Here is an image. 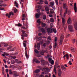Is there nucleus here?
Instances as JSON below:
<instances>
[{
	"instance_id": "1",
	"label": "nucleus",
	"mask_w": 77,
	"mask_h": 77,
	"mask_svg": "<svg viewBox=\"0 0 77 77\" xmlns=\"http://www.w3.org/2000/svg\"><path fill=\"white\" fill-rule=\"evenodd\" d=\"M48 33H51L54 32L55 33H56L57 31L54 29H52L51 28H49L47 29Z\"/></svg>"
},
{
	"instance_id": "2",
	"label": "nucleus",
	"mask_w": 77,
	"mask_h": 77,
	"mask_svg": "<svg viewBox=\"0 0 77 77\" xmlns=\"http://www.w3.org/2000/svg\"><path fill=\"white\" fill-rule=\"evenodd\" d=\"M63 36L64 35L63 34H62L61 35V36L60 37V45H62V42L63 39Z\"/></svg>"
},
{
	"instance_id": "3",
	"label": "nucleus",
	"mask_w": 77,
	"mask_h": 77,
	"mask_svg": "<svg viewBox=\"0 0 77 77\" xmlns=\"http://www.w3.org/2000/svg\"><path fill=\"white\" fill-rule=\"evenodd\" d=\"M68 29L71 32H72L73 31V26L71 25H70L68 26Z\"/></svg>"
},
{
	"instance_id": "4",
	"label": "nucleus",
	"mask_w": 77,
	"mask_h": 77,
	"mask_svg": "<svg viewBox=\"0 0 77 77\" xmlns=\"http://www.w3.org/2000/svg\"><path fill=\"white\" fill-rule=\"evenodd\" d=\"M13 74L14 75V77H17L18 76H19V75L17 74V72L16 71H13Z\"/></svg>"
},
{
	"instance_id": "5",
	"label": "nucleus",
	"mask_w": 77,
	"mask_h": 77,
	"mask_svg": "<svg viewBox=\"0 0 77 77\" xmlns=\"http://www.w3.org/2000/svg\"><path fill=\"white\" fill-rule=\"evenodd\" d=\"M11 15H14V13L11 12H10L9 14H6V16H8L9 18L10 17H11Z\"/></svg>"
},
{
	"instance_id": "6",
	"label": "nucleus",
	"mask_w": 77,
	"mask_h": 77,
	"mask_svg": "<svg viewBox=\"0 0 77 77\" xmlns=\"http://www.w3.org/2000/svg\"><path fill=\"white\" fill-rule=\"evenodd\" d=\"M44 53H47V50L45 51L44 50H43L40 52V54L41 55L43 56V55H44Z\"/></svg>"
},
{
	"instance_id": "7",
	"label": "nucleus",
	"mask_w": 77,
	"mask_h": 77,
	"mask_svg": "<svg viewBox=\"0 0 77 77\" xmlns=\"http://www.w3.org/2000/svg\"><path fill=\"white\" fill-rule=\"evenodd\" d=\"M41 15V14L40 13L36 14H35V17L36 18H39Z\"/></svg>"
},
{
	"instance_id": "8",
	"label": "nucleus",
	"mask_w": 77,
	"mask_h": 77,
	"mask_svg": "<svg viewBox=\"0 0 77 77\" xmlns=\"http://www.w3.org/2000/svg\"><path fill=\"white\" fill-rule=\"evenodd\" d=\"M21 36H22V39H24V37H27V35L26 33H24L22 34V35H21Z\"/></svg>"
},
{
	"instance_id": "9",
	"label": "nucleus",
	"mask_w": 77,
	"mask_h": 77,
	"mask_svg": "<svg viewBox=\"0 0 77 77\" xmlns=\"http://www.w3.org/2000/svg\"><path fill=\"white\" fill-rule=\"evenodd\" d=\"M74 10L75 11V12L76 13L77 12V6L76 3L75 2L74 5Z\"/></svg>"
},
{
	"instance_id": "10",
	"label": "nucleus",
	"mask_w": 77,
	"mask_h": 77,
	"mask_svg": "<svg viewBox=\"0 0 77 77\" xmlns=\"http://www.w3.org/2000/svg\"><path fill=\"white\" fill-rule=\"evenodd\" d=\"M47 63L45 60H42L41 65H45Z\"/></svg>"
},
{
	"instance_id": "11",
	"label": "nucleus",
	"mask_w": 77,
	"mask_h": 77,
	"mask_svg": "<svg viewBox=\"0 0 77 77\" xmlns=\"http://www.w3.org/2000/svg\"><path fill=\"white\" fill-rule=\"evenodd\" d=\"M38 9H37V11L38 12V13H40V11H39V10H40V9H41V6H38Z\"/></svg>"
},
{
	"instance_id": "12",
	"label": "nucleus",
	"mask_w": 77,
	"mask_h": 77,
	"mask_svg": "<svg viewBox=\"0 0 77 77\" xmlns=\"http://www.w3.org/2000/svg\"><path fill=\"white\" fill-rule=\"evenodd\" d=\"M62 20L63 26L64 27V24H65V19H64V18H63L62 19Z\"/></svg>"
},
{
	"instance_id": "13",
	"label": "nucleus",
	"mask_w": 77,
	"mask_h": 77,
	"mask_svg": "<svg viewBox=\"0 0 77 77\" xmlns=\"http://www.w3.org/2000/svg\"><path fill=\"white\" fill-rule=\"evenodd\" d=\"M74 27L76 30H77V23L75 22L74 24Z\"/></svg>"
},
{
	"instance_id": "14",
	"label": "nucleus",
	"mask_w": 77,
	"mask_h": 77,
	"mask_svg": "<svg viewBox=\"0 0 77 77\" xmlns=\"http://www.w3.org/2000/svg\"><path fill=\"white\" fill-rule=\"evenodd\" d=\"M67 23L68 24H71V20L70 19V18H69L67 21Z\"/></svg>"
},
{
	"instance_id": "15",
	"label": "nucleus",
	"mask_w": 77,
	"mask_h": 77,
	"mask_svg": "<svg viewBox=\"0 0 77 77\" xmlns=\"http://www.w3.org/2000/svg\"><path fill=\"white\" fill-rule=\"evenodd\" d=\"M34 62H35L36 63H40V62L38 60H36V58H35L34 59Z\"/></svg>"
},
{
	"instance_id": "16",
	"label": "nucleus",
	"mask_w": 77,
	"mask_h": 77,
	"mask_svg": "<svg viewBox=\"0 0 77 77\" xmlns=\"http://www.w3.org/2000/svg\"><path fill=\"white\" fill-rule=\"evenodd\" d=\"M37 47L38 48V50H39V49L40 48V43H37Z\"/></svg>"
},
{
	"instance_id": "17",
	"label": "nucleus",
	"mask_w": 77,
	"mask_h": 77,
	"mask_svg": "<svg viewBox=\"0 0 77 77\" xmlns=\"http://www.w3.org/2000/svg\"><path fill=\"white\" fill-rule=\"evenodd\" d=\"M50 5L53 8V6L54 5V2H50Z\"/></svg>"
},
{
	"instance_id": "18",
	"label": "nucleus",
	"mask_w": 77,
	"mask_h": 77,
	"mask_svg": "<svg viewBox=\"0 0 77 77\" xmlns=\"http://www.w3.org/2000/svg\"><path fill=\"white\" fill-rule=\"evenodd\" d=\"M43 70L45 71V72H47L48 71V68H44L43 69Z\"/></svg>"
},
{
	"instance_id": "19",
	"label": "nucleus",
	"mask_w": 77,
	"mask_h": 77,
	"mask_svg": "<svg viewBox=\"0 0 77 77\" xmlns=\"http://www.w3.org/2000/svg\"><path fill=\"white\" fill-rule=\"evenodd\" d=\"M61 74H62V72H61V70H60L58 73V76H61Z\"/></svg>"
},
{
	"instance_id": "20",
	"label": "nucleus",
	"mask_w": 77,
	"mask_h": 77,
	"mask_svg": "<svg viewBox=\"0 0 77 77\" xmlns=\"http://www.w3.org/2000/svg\"><path fill=\"white\" fill-rule=\"evenodd\" d=\"M40 71V70L39 69H37L34 72V73H38Z\"/></svg>"
},
{
	"instance_id": "21",
	"label": "nucleus",
	"mask_w": 77,
	"mask_h": 77,
	"mask_svg": "<svg viewBox=\"0 0 77 77\" xmlns=\"http://www.w3.org/2000/svg\"><path fill=\"white\" fill-rule=\"evenodd\" d=\"M61 68L62 69H63V70L64 69H65V66H64L63 65H61Z\"/></svg>"
},
{
	"instance_id": "22",
	"label": "nucleus",
	"mask_w": 77,
	"mask_h": 77,
	"mask_svg": "<svg viewBox=\"0 0 77 77\" xmlns=\"http://www.w3.org/2000/svg\"><path fill=\"white\" fill-rule=\"evenodd\" d=\"M68 12V8H66V12L64 13V17H65V15H66V14H67V12Z\"/></svg>"
},
{
	"instance_id": "23",
	"label": "nucleus",
	"mask_w": 77,
	"mask_h": 77,
	"mask_svg": "<svg viewBox=\"0 0 77 77\" xmlns=\"http://www.w3.org/2000/svg\"><path fill=\"white\" fill-rule=\"evenodd\" d=\"M63 9H65V8H66L67 5H66V4H63Z\"/></svg>"
},
{
	"instance_id": "24",
	"label": "nucleus",
	"mask_w": 77,
	"mask_h": 77,
	"mask_svg": "<svg viewBox=\"0 0 77 77\" xmlns=\"http://www.w3.org/2000/svg\"><path fill=\"white\" fill-rule=\"evenodd\" d=\"M41 31H42V33H45V29H44L43 28H42L41 29Z\"/></svg>"
},
{
	"instance_id": "25",
	"label": "nucleus",
	"mask_w": 77,
	"mask_h": 77,
	"mask_svg": "<svg viewBox=\"0 0 77 77\" xmlns=\"http://www.w3.org/2000/svg\"><path fill=\"white\" fill-rule=\"evenodd\" d=\"M14 4L15 5V6H16L17 8L18 7V4L16 2V1L14 2Z\"/></svg>"
},
{
	"instance_id": "26",
	"label": "nucleus",
	"mask_w": 77,
	"mask_h": 77,
	"mask_svg": "<svg viewBox=\"0 0 77 77\" xmlns=\"http://www.w3.org/2000/svg\"><path fill=\"white\" fill-rule=\"evenodd\" d=\"M46 24L45 23H42V27H44L45 26Z\"/></svg>"
},
{
	"instance_id": "27",
	"label": "nucleus",
	"mask_w": 77,
	"mask_h": 77,
	"mask_svg": "<svg viewBox=\"0 0 77 77\" xmlns=\"http://www.w3.org/2000/svg\"><path fill=\"white\" fill-rule=\"evenodd\" d=\"M57 47V43L56 42H55V44L54 45V48H56Z\"/></svg>"
},
{
	"instance_id": "28",
	"label": "nucleus",
	"mask_w": 77,
	"mask_h": 77,
	"mask_svg": "<svg viewBox=\"0 0 77 77\" xmlns=\"http://www.w3.org/2000/svg\"><path fill=\"white\" fill-rule=\"evenodd\" d=\"M43 18V20H46V16L45 15H43V17H42Z\"/></svg>"
},
{
	"instance_id": "29",
	"label": "nucleus",
	"mask_w": 77,
	"mask_h": 77,
	"mask_svg": "<svg viewBox=\"0 0 77 77\" xmlns=\"http://www.w3.org/2000/svg\"><path fill=\"white\" fill-rule=\"evenodd\" d=\"M45 9L46 11H48L50 10L49 8L48 7H46L45 8Z\"/></svg>"
},
{
	"instance_id": "30",
	"label": "nucleus",
	"mask_w": 77,
	"mask_h": 77,
	"mask_svg": "<svg viewBox=\"0 0 77 77\" xmlns=\"http://www.w3.org/2000/svg\"><path fill=\"white\" fill-rule=\"evenodd\" d=\"M50 57H52V56H51L50 55H48L45 56V57L46 59H47V58H48Z\"/></svg>"
},
{
	"instance_id": "31",
	"label": "nucleus",
	"mask_w": 77,
	"mask_h": 77,
	"mask_svg": "<svg viewBox=\"0 0 77 77\" xmlns=\"http://www.w3.org/2000/svg\"><path fill=\"white\" fill-rule=\"evenodd\" d=\"M49 62H50L51 65H53V64H54V60H52L51 61H50Z\"/></svg>"
},
{
	"instance_id": "32",
	"label": "nucleus",
	"mask_w": 77,
	"mask_h": 77,
	"mask_svg": "<svg viewBox=\"0 0 77 77\" xmlns=\"http://www.w3.org/2000/svg\"><path fill=\"white\" fill-rule=\"evenodd\" d=\"M55 67H57V66L58 65V63H57V60H56L55 62Z\"/></svg>"
},
{
	"instance_id": "33",
	"label": "nucleus",
	"mask_w": 77,
	"mask_h": 77,
	"mask_svg": "<svg viewBox=\"0 0 77 77\" xmlns=\"http://www.w3.org/2000/svg\"><path fill=\"white\" fill-rule=\"evenodd\" d=\"M9 74H13V72H12V70L10 69Z\"/></svg>"
},
{
	"instance_id": "34",
	"label": "nucleus",
	"mask_w": 77,
	"mask_h": 77,
	"mask_svg": "<svg viewBox=\"0 0 77 77\" xmlns=\"http://www.w3.org/2000/svg\"><path fill=\"white\" fill-rule=\"evenodd\" d=\"M55 3L57 5H59V3H58V0H55Z\"/></svg>"
},
{
	"instance_id": "35",
	"label": "nucleus",
	"mask_w": 77,
	"mask_h": 77,
	"mask_svg": "<svg viewBox=\"0 0 77 77\" xmlns=\"http://www.w3.org/2000/svg\"><path fill=\"white\" fill-rule=\"evenodd\" d=\"M11 64H14L15 63V61L14 60H11Z\"/></svg>"
},
{
	"instance_id": "36",
	"label": "nucleus",
	"mask_w": 77,
	"mask_h": 77,
	"mask_svg": "<svg viewBox=\"0 0 77 77\" xmlns=\"http://www.w3.org/2000/svg\"><path fill=\"white\" fill-rule=\"evenodd\" d=\"M52 59L51 58V57H49L48 58V60L49 62H51V61Z\"/></svg>"
},
{
	"instance_id": "37",
	"label": "nucleus",
	"mask_w": 77,
	"mask_h": 77,
	"mask_svg": "<svg viewBox=\"0 0 77 77\" xmlns=\"http://www.w3.org/2000/svg\"><path fill=\"white\" fill-rule=\"evenodd\" d=\"M50 12L51 14H53L54 13V10L52 9H51Z\"/></svg>"
},
{
	"instance_id": "38",
	"label": "nucleus",
	"mask_w": 77,
	"mask_h": 77,
	"mask_svg": "<svg viewBox=\"0 0 77 77\" xmlns=\"http://www.w3.org/2000/svg\"><path fill=\"white\" fill-rule=\"evenodd\" d=\"M16 26H18L19 27H21V26H22L21 24H20V23H19L17 24H16Z\"/></svg>"
},
{
	"instance_id": "39",
	"label": "nucleus",
	"mask_w": 77,
	"mask_h": 77,
	"mask_svg": "<svg viewBox=\"0 0 77 77\" xmlns=\"http://www.w3.org/2000/svg\"><path fill=\"white\" fill-rule=\"evenodd\" d=\"M4 54H5V56H9V54H8V53H6V52H4Z\"/></svg>"
},
{
	"instance_id": "40",
	"label": "nucleus",
	"mask_w": 77,
	"mask_h": 77,
	"mask_svg": "<svg viewBox=\"0 0 77 77\" xmlns=\"http://www.w3.org/2000/svg\"><path fill=\"white\" fill-rule=\"evenodd\" d=\"M26 26V27L24 26H23L22 27V29H26L27 27H28V26L27 25Z\"/></svg>"
},
{
	"instance_id": "41",
	"label": "nucleus",
	"mask_w": 77,
	"mask_h": 77,
	"mask_svg": "<svg viewBox=\"0 0 77 77\" xmlns=\"http://www.w3.org/2000/svg\"><path fill=\"white\" fill-rule=\"evenodd\" d=\"M42 2V0H40L39 2H38V4H41Z\"/></svg>"
},
{
	"instance_id": "42",
	"label": "nucleus",
	"mask_w": 77,
	"mask_h": 77,
	"mask_svg": "<svg viewBox=\"0 0 77 77\" xmlns=\"http://www.w3.org/2000/svg\"><path fill=\"white\" fill-rule=\"evenodd\" d=\"M66 28H67V26L66 25H65V27L64 28V30H65V31H66Z\"/></svg>"
},
{
	"instance_id": "43",
	"label": "nucleus",
	"mask_w": 77,
	"mask_h": 77,
	"mask_svg": "<svg viewBox=\"0 0 77 77\" xmlns=\"http://www.w3.org/2000/svg\"><path fill=\"white\" fill-rule=\"evenodd\" d=\"M12 48V46H10V47H8L7 49V50H9V49H11V48Z\"/></svg>"
},
{
	"instance_id": "44",
	"label": "nucleus",
	"mask_w": 77,
	"mask_h": 77,
	"mask_svg": "<svg viewBox=\"0 0 77 77\" xmlns=\"http://www.w3.org/2000/svg\"><path fill=\"white\" fill-rule=\"evenodd\" d=\"M71 51L73 52H74V51H75V49L73 48H72Z\"/></svg>"
},
{
	"instance_id": "45",
	"label": "nucleus",
	"mask_w": 77,
	"mask_h": 77,
	"mask_svg": "<svg viewBox=\"0 0 77 77\" xmlns=\"http://www.w3.org/2000/svg\"><path fill=\"white\" fill-rule=\"evenodd\" d=\"M35 53H39V51H38L36 49L35 50Z\"/></svg>"
},
{
	"instance_id": "46",
	"label": "nucleus",
	"mask_w": 77,
	"mask_h": 77,
	"mask_svg": "<svg viewBox=\"0 0 77 77\" xmlns=\"http://www.w3.org/2000/svg\"><path fill=\"white\" fill-rule=\"evenodd\" d=\"M17 9L15 8L14 9V13H16V12H17Z\"/></svg>"
},
{
	"instance_id": "47",
	"label": "nucleus",
	"mask_w": 77,
	"mask_h": 77,
	"mask_svg": "<svg viewBox=\"0 0 77 77\" xmlns=\"http://www.w3.org/2000/svg\"><path fill=\"white\" fill-rule=\"evenodd\" d=\"M66 59H67L68 60L69 59V58H68V57H69V56L67 54H66Z\"/></svg>"
},
{
	"instance_id": "48",
	"label": "nucleus",
	"mask_w": 77,
	"mask_h": 77,
	"mask_svg": "<svg viewBox=\"0 0 77 77\" xmlns=\"http://www.w3.org/2000/svg\"><path fill=\"white\" fill-rule=\"evenodd\" d=\"M37 22L38 23H40L41 22H40V19H38L37 21Z\"/></svg>"
},
{
	"instance_id": "49",
	"label": "nucleus",
	"mask_w": 77,
	"mask_h": 77,
	"mask_svg": "<svg viewBox=\"0 0 77 77\" xmlns=\"http://www.w3.org/2000/svg\"><path fill=\"white\" fill-rule=\"evenodd\" d=\"M45 3L46 5H48V2L46 0L45 1Z\"/></svg>"
},
{
	"instance_id": "50",
	"label": "nucleus",
	"mask_w": 77,
	"mask_h": 77,
	"mask_svg": "<svg viewBox=\"0 0 77 77\" xmlns=\"http://www.w3.org/2000/svg\"><path fill=\"white\" fill-rule=\"evenodd\" d=\"M50 21L51 22H54V19L53 18L51 19L50 20Z\"/></svg>"
},
{
	"instance_id": "51",
	"label": "nucleus",
	"mask_w": 77,
	"mask_h": 77,
	"mask_svg": "<svg viewBox=\"0 0 77 77\" xmlns=\"http://www.w3.org/2000/svg\"><path fill=\"white\" fill-rule=\"evenodd\" d=\"M57 37H55L54 40L55 42H57Z\"/></svg>"
},
{
	"instance_id": "52",
	"label": "nucleus",
	"mask_w": 77,
	"mask_h": 77,
	"mask_svg": "<svg viewBox=\"0 0 77 77\" xmlns=\"http://www.w3.org/2000/svg\"><path fill=\"white\" fill-rule=\"evenodd\" d=\"M11 59H16V57L14 56V57H12V56H11Z\"/></svg>"
},
{
	"instance_id": "53",
	"label": "nucleus",
	"mask_w": 77,
	"mask_h": 77,
	"mask_svg": "<svg viewBox=\"0 0 77 77\" xmlns=\"http://www.w3.org/2000/svg\"><path fill=\"white\" fill-rule=\"evenodd\" d=\"M20 4H22L21 6H22V8H23V3H21V1H20Z\"/></svg>"
},
{
	"instance_id": "54",
	"label": "nucleus",
	"mask_w": 77,
	"mask_h": 77,
	"mask_svg": "<svg viewBox=\"0 0 77 77\" xmlns=\"http://www.w3.org/2000/svg\"><path fill=\"white\" fill-rule=\"evenodd\" d=\"M23 44L24 47H26V43H23Z\"/></svg>"
},
{
	"instance_id": "55",
	"label": "nucleus",
	"mask_w": 77,
	"mask_h": 77,
	"mask_svg": "<svg viewBox=\"0 0 77 77\" xmlns=\"http://www.w3.org/2000/svg\"><path fill=\"white\" fill-rule=\"evenodd\" d=\"M46 45H47V44L46 43H44L43 45V47H46Z\"/></svg>"
},
{
	"instance_id": "56",
	"label": "nucleus",
	"mask_w": 77,
	"mask_h": 77,
	"mask_svg": "<svg viewBox=\"0 0 77 77\" xmlns=\"http://www.w3.org/2000/svg\"><path fill=\"white\" fill-rule=\"evenodd\" d=\"M26 17V14H23L22 17L23 18H24V17Z\"/></svg>"
},
{
	"instance_id": "57",
	"label": "nucleus",
	"mask_w": 77,
	"mask_h": 77,
	"mask_svg": "<svg viewBox=\"0 0 77 77\" xmlns=\"http://www.w3.org/2000/svg\"><path fill=\"white\" fill-rule=\"evenodd\" d=\"M71 61H69V65H70L72 64V63H71Z\"/></svg>"
},
{
	"instance_id": "58",
	"label": "nucleus",
	"mask_w": 77,
	"mask_h": 77,
	"mask_svg": "<svg viewBox=\"0 0 77 77\" xmlns=\"http://www.w3.org/2000/svg\"><path fill=\"white\" fill-rule=\"evenodd\" d=\"M5 43L1 42L0 43V45H5Z\"/></svg>"
},
{
	"instance_id": "59",
	"label": "nucleus",
	"mask_w": 77,
	"mask_h": 77,
	"mask_svg": "<svg viewBox=\"0 0 77 77\" xmlns=\"http://www.w3.org/2000/svg\"><path fill=\"white\" fill-rule=\"evenodd\" d=\"M22 32L23 33L22 34H24V33H26V31H24V30H22Z\"/></svg>"
},
{
	"instance_id": "60",
	"label": "nucleus",
	"mask_w": 77,
	"mask_h": 77,
	"mask_svg": "<svg viewBox=\"0 0 77 77\" xmlns=\"http://www.w3.org/2000/svg\"><path fill=\"white\" fill-rule=\"evenodd\" d=\"M54 72H55V71H57L56 70V67H54Z\"/></svg>"
},
{
	"instance_id": "61",
	"label": "nucleus",
	"mask_w": 77,
	"mask_h": 77,
	"mask_svg": "<svg viewBox=\"0 0 77 77\" xmlns=\"http://www.w3.org/2000/svg\"><path fill=\"white\" fill-rule=\"evenodd\" d=\"M10 51H14V48H13L11 50H10Z\"/></svg>"
},
{
	"instance_id": "62",
	"label": "nucleus",
	"mask_w": 77,
	"mask_h": 77,
	"mask_svg": "<svg viewBox=\"0 0 77 77\" xmlns=\"http://www.w3.org/2000/svg\"><path fill=\"white\" fill-rule=\"evenodd\" d=\"M73 43H75V39H73Z\"/></svg>"
},
{
	"instance_id": "63",
	"label": "nucleus",
	"mask_w": 77,
	"mask_h": 77,
	"mask_svg": "<svg viewBox=\"0 0 77 77\" xmlns=\"http://www.w3.org/2000/svg\"><path fill=\"white\" fill-rule=\"evenodd\" d=\"M25 56L27 59H28L29 58V55H26Z\"/></svg>"
},
{
	"instance_id": "64",
	"label": "nucleus",
	"mask_w": 77,
	"mask_h": 77,
	"mask_svg": "<svg viewBox=\"0 0 77 77\" xmlns=\"http://www.w3.org/2000/svg\"><path fill=\"white\" fill-rule=\"evenodd\" d=\"M21 63V61L17 62V63Z\"/></svg>"
}]
</instances>
